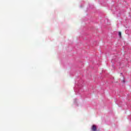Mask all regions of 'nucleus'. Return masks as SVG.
Segmentation results:
<instances>
[{
    "instance_id": "f257e3e1",
    "label": "nucleus",
    "mask_w": 131,
    "mask_h": 131,
    "mask_svg": "<svg viewBox=\"0 0 131 131\" xmlns=\"http://www.w3.org/2000/svg\"><path fill=\"white\" fill-rule=\"evenodd\" d=\"M92 131H97V127L96 125H93L92 127Z\"/></svg>"
},
{
    "instance_id": "f03ea898",
    "label": "nucleus",
    "mask_w": 131,
    "mask_h": 131,
    "mask_svg": "<svg viewBox=\"0 0 131 131\" xmlns=\"http://www.w3.org/2000/svg\"><path fill=\"white\" fill-rule=\"evenodd\" d=\"M119 36L121 37V32H119Z\"/></svg>"
}]
</instances>
